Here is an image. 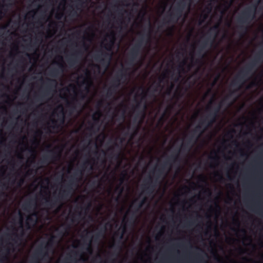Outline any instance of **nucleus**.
<instances>
[{
	"label": "nucleus",
	"mask_w": 263,
	"mask_h": 263,
	"mask_svg": "<svg viewBox=\"0 0 263 263\" xmlns=\"http://www.w3.org/2000/svg\"><path fill=\"white\" fill-rule=\"evenodd\" d=\"M107 36L110 38L109 42L104 46V48L107 51H111V48L115 43V33L114 31H111Z\"/></svg>",
	"instance_id": "nucleus-17"
},
{
	"label": "nucleus",
	"mask_w": 263,
	"mask_h": 263,
	"mask_svg": "<svg viewBox=\"0 0 263 263\" xmlns=\"http://www.w3.org/2000/svg\"><path fill=\"white\" fill-rule=\"evenodd\" d=\"M37 213L36 212H34L31 216H29L27 218V221L26 222V227L27 229H30L31 228V224L30 223H31L32 224L34 225L36 222V218H34L33 217L35 218L37 217Z\"/></svg>",
	"instance_id": "nucleus-18"
},
{
	"label": "nucleus",
	"mask_w": 263,
	"mask_h": 263,
	"mask_svg": "<svg viewBox=\"0 0 263 263\" xmlns=\"http://www.w3.org/2000/svg\"><path fill=\"white\" fill-rule=\"evenodd\" d=\"M101 115V112L100 111H98L96 112L95 115H93L92 116V120L93 121V124L91 125V126L89 128V130L91 132H93V129L95 128V126L96 125H97V130H99V123L100 121V117Z\"/></svg>",
	"instance_id": "nucleus-16"
},
{
	"label": "nucleus",
	"mask_w": 263,
	"mask_h": 263,
	"mask_svg": "<svg viewBox=\"0 0 263 263\" xmlns=\"http://www.w3.org/2000/svg\"><path fill=\"white\" fill-rule=\"evenodd\" d=\"M35 202L34 199H30L28 201L25 202L23 205V208L25 210L31 209L33 206H35Z\"/></svg>",
	"instance_id": "nucleus-23"
},
{
	"label": "nucleus",
	"mask_w": 263,
	"mask_h": 263,
	"mask_svg": "<svg viewBox=\"0 0 263 263\" xmlns=\"http://www.w3.org/2000/svg\"><path fill=\"white\" fill-rule=\"evenodd\" d=\"M126 77V74L123 70H119L113 79L111 85L118 89L120 85L121 80L125 79Z\"/></svg>",
	"instance_id": "nucleus-14"
},
{
	"label": "nucleus",
	"mask_w": 263,
	"mask_h": 263,
	"mask_svg": "<svg viewBox=\"0 0 263 263\" xmlns=\"http://www.w3.org/2000/svg\"><path fill=\"white\" fill-rule=\"evenodd\" d=\"M95 66H96L97 68H99V65H95Z\"/></svg>",
	"instance_id": "nucleus-64"
},
{
	"label": "nucleus",
	"mask_w": 263,
	"mask_h": 263,
	"mask_svg": "<svg viewBox=\"0 0 263 263\" xmlns=\"http://www.w3.org/2000/svg\"><path fill=\"white\" fill-rule=\"evenodd\" d=\"M70 226L69 225H67L66 227L65 228L64 231H60L59 233V236H63L65 233V232H66L67 231L69 230V229H70Z\"/></svg>",
	"instance_id": "nucleus-31"
},
{
	"label": "nucleus",
	"mask_w": 263,
	"mask_h": 263,
	"mask_svg": "<svg viewBox=\"0 0 263 263\" xmlns=\"http://www.w3.org/2000/svg\"><path fill=\"white\" fill-rule=\"evenodd\" d=\"M76 14H77V12L76 11H73L72 13L73 15H74Z\"/></svg>",
	"instance_id": "nucleus-57"
},
{
	"label": "nucleus",
	"mask_w": 263,
	"mask_h": 263,
	"mask_svg": "<svg viewBox=\"0 0 263 263\" xmlns=\"http://www.w3.org/2000/svg\"><path fill=\"white\" fill-rule=\"evenodd\" d=\"M233 145H235L236 147L238 146L239 144L237 141H234L233 142Z\"/></svg>",
	"instance_id": "nucleus-42"
},
{
	"label": "nucleus",
	"mask_w": 263,
	"mask_h": 263,
	"mask_svg": "<svg viewBox=\"0 0 263 263\" xmlns=\"http://www.w3.org/2000/svg\"><path fill=\"white\" fill-rule=\"evenodd\" d=\"M81 98H82V99H84V98H85V96L82 93V92H81Z\"/></svg>",
	"instance_id": "nucleus-52"
},
{
	"label": "nucleus",
	"mask_w": 263,
	"mask_h": 263,
	"mask_svg": "<svg viewBox=\"0 0 263 263\" xmlns=\"http://www.w3.org/2000/svg\"><path fill=\"white\" fill-rule=\"evenodd\" d=\"M91 239H90L89 240L88 243H86L85 242H84V244L87 245V248H86V250L89 253H91L92 251V248L91 246Z\"/></svg>",
	"instance_id": "nucleus-28"
},
{
	"label": "nucleus",
	"mask_w": 263,
	"mask_h": 263,
	"mask_svg": "<svg viewBox=\"0 0 263 263\" xmlns=\"http://www.w3.org/2000/svg\"><path fill=\"white\" fill-rule=\"evenodd\" d=\"M89 164V161H88L84 162L82 164L81 169L77 170L70 177L68 183L65 186V189L60 191L58 197H55L52 199L46 198L45 205L51 208H54L62 200L69 197L73 191V187L77 186L78 182L83 176L85 169Z\"/></svg>",
	"instance_id": "nucleus-2"
},
{
	"label": "nucleus",
	"mask_w": 263,
	"mask_h": 263,
	"mask_svg": "<svg viewBox=\"0 0 263 263\" xmlns=\"http://www.w3.org/2000/svg\"><path fill=\"white\" fill-rule=\"evenodd\" d=\"M216 175L219 176V178H220V180H222L223 179V177H222V176L221 175H219L218 173H217Z\"/></svg>",
	"instance_id": "nucleus-48"
},
{
	"label": "nucleus",
	"mask_w": 263,
	"mask_h": 263,
	"mask_svg": "<svg viewBox=\"0 0 263 263\" xmlns=\"http://www.w3.org/2000/svg\"><path fill=\"white\" fill-rule=\"evenodd\" d=\"M95 154L96 155H98V151H96V152H95Z\"/></svg>",
	"instance_id": "nucleus-59"
},
{
	"label": "nucleus",
	"mask_w": 263,
	"mask_h": 263,
	"mask_svg": "<svg viewBox=\"0 0 263 263\" xmlns=\"http://www.w3.org/2000/svg\"><path fill=\"white\" fill-rule=\"evenodd\" d=\"M121 106L124 107V109H123V111H122V118L123 119H124V118H125V108H126V105H125L124 104H121Z\"/></svg>",
	"instance_id": "nucleus-33"
},
{
	"label": "nucleus",
	"mask_w": 263,
	"mask_h": 263,
	"mask_svg": "<svg viewBox=\"0 0 263 263\" xmlns=\"http://www.w3.org/2000/svg\"><path fill=\"white\" fill-rule=\"evenodd\" d=\"M121 177L120 179V183L116 188V191H118L119 194H121L123 191V187L122 186V184L124 182V181L127 178V174L126 172H124V173H122Z\"/></svg>",
	"instance_id": "nucleus-21"
},
{
	"label": "nucleus",
	"mask_w": 263,
	"mask_h": 263,
	"mask_svg": "<svg viewBox=\"0 0 263 263\" xmlns=\"http://www.w3.org/2000/svg\"><path fill=\"white\" fill-rule=\"evenodd\" d=\"M70 87H72V88H74V86L73 85H70Z\"/></svg>",
	"instance_id": "nucleus-62"
},
{
	"label": "nucleus",
	"mask_w": 263,
	"mask_h": 263,
	"mask_svg": "<svg viewBox=\"0 0 263 263\" xmlns=\"http://www.w3.org/2000/svg\"><path fill=\"white\" fill-rule=\"evenodd\" d=\"M164 114L163 115V116L160 118V119L159 120V121L162 122V123H163L164 122Z\"/></svg>",
	"instance_id": "nucleus-41"
},
{
	"label": "nucleus",
	"mask_w": 263,
	"mask_h": 263,
	"mask_svg": "<svg viewBox=\"0 0 263 263\" xmlns=\"http://www.w3.org/2000/svg\"><path fill=\"white\" fill-rule=\"evenodd\" d=\"M37 134H38L39 135H41L42 134V132L41 130H38L36 132V133Z\"/></svg>",
	"instance_id": "nucleus-49"
},
{
	"label": "nucleus",
	"mask_w": 263,
	"mask_h": 263,
	"mask_svg": "<svg viewBox=\"0 0 263 263\" xmlns=\"http://www.w3.org/2000/svg\"><path fill=\"white\" fill-rule=\"evenodd\" d=\"M55 238V236L52 235L45 245L43 243L39 245L34 253L31 263H42L40 260H47L50 258L49 252L53 250Z\"/></svg>",
	"instance_id": "nucleus-5"
},
{
	"label": "nucleus",
	"mask_w": 263,
	"mask_h": 263,
	"mask_svg": "<svg viewBox=\"0 0 263 263\" xmlns=\"http://www.w3.org/2000/svg\"><path fill=\"white\" fill-rule=\"evenodd\" d=\"M120 155V153H118L117 154H114L112 152L109 154V156L111 158H115V159L117 160L119 158Z\"/></svg>",
	"instance_id": "nucleus-29"
},
{
	"label": "nucleus",
	"mask_w": 263,
	"mask_h": 263,
	"mask_svg": "<svg viewBox=\"0 0 263 263\" xmlns=\"http://www.w3.org/2000/svg\"><path fill=\"white\" fill-rule=\"evenodd\" d=\"M115 145L116 147L119 148V149H120V146H119V145L117 143H115Z\"/></svg>",
	"instance_id": "nucleus-53"
},
{
	"label": "nucleus",
	"mask_w": 263,
	"mask_h": 263,
	"mask_svg": "<svg viewBox=\"0 0 263 263\" xmlns=\"http://www.w3.org/2000/svg\"><path fill=\"white\" fill-rule=\"evenodd\" d=\"M204 192V193H208V194L209 195H211V191L209 189L205 190Z\"/></svg>",
	"instance_id": "nucleus-45"
},
{
	"label": "nucleus",
	"mask_w": 263,
	"mask_h": 263,
	"mask_svg": "<svg viewBox=\"0 0 263 263\" xmlns=\"http://www.w3.org/2000/svg\"><path fill=\"white\" fill-rule=\"evenodd\" d=\"M101 105H102V102H101V101H100V102H99L98 103V105L100 106H101Z\"/></svg>",
	"instance_id": "nucleus-54"
},
{
	"label": "nucleus",
	"mask_w": 263,
	"mask_h": 263,
	"mask_svg": "<svg viewBox=\"0 0 263 263\" xmlns=\"http://www.w3.org/2000/svg\"><path fill=\"white\" fill-rule=\"evenodd\" d=\"M24 178H21L17 182L18 186H22L23 185V184L24 183Z\"/></svg>",
	"instance_id": "nucleus-32"
},
{
	"label": "nucleus",
	"mask_w": 263,
	"mask_h": 263,
	"mask_svg": "<svg viewBox=\"0 0 263 263\" xmlns=\"http://www.w3.org/2000/svg\"><path fill=\"white\" fill-rule=\"evenodd\" d=\"M32 172L33 171L32 170H29L26 174V176H29L30 175V174H31L32 173Z\"/></svg>",
	"instance_id": "nucleus-40"
},
{
	"label": "nucleus",
	"mask_w": 263,
	"mask_h": 263,
	"mask_svg": "<svg viewBox=\"0 0 263 263\" xmlns=\"http://www.w3.org/2000/svg\"><path fill=\"white\" fill-rule=\"evenodd\" d=\"M88 81L86 80H85L83 82V83L84 84L86 82H87Z\"/></svg>",
	"instance_id": "nucleus-58"
},
{
	"label": "nucleus",
	"mask_w": 263,
	"mask_h": 263,
	"mask_svg": "<svg viewBox=\"0 0 263 263\" xmlns=\"http://www.w3.org/2000/svg\"><path fill=\"white\" fill-rule=\"evenodd\" d=\"M74 221L75 220H74V217H72V218L71 219V222H74Z\"/></svg>",
	"instance_id": "nucleus-56"
},
{
	"label": "nucleus",
	"mask_w": 263,
	"mask_h": 263,
	"mask_svg": "<svg viewBox=\"0 0 263 263\" xmlns=\"http://www.w3.org/2000/svg\"><path fill=\"white\" fill-rule=\"evenodd\" d=\"M255 85H256V83L255 82H253L251 83V84L250 85L249 87H251L252 86H255Z\"/></svg>",
	"instance_id": "nucleus-43"
},
{
	"label": "nucleus",
	"mask_w": 263,
	"mask_h": 263,
	"mask_svg": "<svg viewBox=\"0 0 263 263\" xmlns=\"http://www.w3.org/2000/svg\"><path fill=\"white\" fill-rule=\"evenodd\" d=\"M81 55L82 52L81 51V50H79L78 51H76L74 53L72 54L71 56L68 59L67 62L68 64L71 66H72L74 64H75L78 62L77 58L79 55Z\"/></svg>",
	"instance_id": "nucleus-19"
},
{
	"label": "nucleus",
	"mask_w": 263,
	"mask_h": 263,
	"mask_svg": "<svg viewBox=\"0 0 263 263\" xmlns=\"http://www.w3.org/2000/svg\"><path fill=\"white\" fill-rule=\"evenodd\" d=\"M236 91V90L231 91L217 106L211 110L206 117L201 120L199 124L192 130L191 135L189 137L186 142L182 145L181 149L177 151H175L159 168L153 171V173L155 177V180H153L152 178L149 177L145 184H144V189L146 194L151 195L154 193L157 185V180L165 174L166 168H170L173 163H180V152L189 151L191 147V144L195 142L209 127L213 126L217 120L223 104L232 97Z\"/></svg>",
	"instance_id": "nucleus-1"
},
{
	"label": "nucleus",
	"mask_w": 263,
	"mask_h": 263,
	"mask_svg": "<svg viewBox=\"0 0 263 263\" xmlns=\"http://www.w3.org/2000/svg\"><path fill=\"white\" fill-rule=\"evenodd\" d=\"M123 139L120 138V143H122L123 142Z\"/></svg>",
	"instance_id": "nucleus-55"
},
{
	"label": "nucleus",
	"mask_w": 263,
	"mask_h": 263,
	"mask_svg": "<svg viewBox=\"0 0 263 263\" xmlns=\"http://www.w3.org/2000/svg\"><path fill=\"white\" fill-rule=\"evenodd\" d=\"M219 31V25H216L211 27L207 33V36L205 40L201 43L198 50H197V54L203 57L201 55L202 51L209 46H211L215 41V38L217 35Z\"/></svg>",
	"instance_id": "nucleus-9"
},
{
	"label": "nucleus",
	"mask_w": 263,
	"mask_h": 263,
	"mask_svg": "<svg viewBox=\"0 0 263 263\" xmlns=\"http://www.w3.org/2000/svg\"><path fill=\"white\" fill-rule=\"evenodd\" d=\"M260 2L257 1L245 8L237 17L239 35L243 37L248 32L249 26L256 17L257 8Z\"/></svg>",
	"instance_id": "nucleus-3"
},
{
	"label": "nucleus",
	"mask_w": 263,
	"mask_h": 263,
	"mask_svg": "<svg viewBox=\"0 0 263 263\" xmlns=\"http://www.w3.org/2000/svg\"><path fill=\"white\" fill-rule=\"evenodd\" d=\"M6 6H7L6 5H1L0 6V20L2 19V18L3 17V15L4 14V13L2 10H4L5 11H6V9H5V7Z\"/></svg>",
	"instance_id": "nucleus-30"
},
{
	"label": "nucleus",
	"mask_w": 263,
	"mask_h": 263,
	"mask_svg": "<svg viewBox=\"0 0 263 263\" xmlns=\"http://www.w3.org/2000/svg\"><path fill=\"white\" fill-rule=\"evenodd\" d=\"M173 29H174V26H172V27H170V28H168V30L171 32H172L173 31Z\"/></svg>",
	"instance_id": "nucleus-47"
},
{
	"label": "nucleus",
	"mask_w": 263,
	"mask_h": 263,
	"mask_svg": "<svg viewBox=\"0 0 263 263\" xmlns=\"http://www.w3.org/2000/svg\"><path fill=\"white\" fill-rule=\"evenodd\" d=\"M210 158L212 160L217 161L218 160L219 157L216 156L215 157H210Z\"/></svg>",
	"instance_id": "nucleus-39"
},
{
	"label": "nucleus",
	"mask_w": 263,
	"mask_h": 263,
	"mask_svg": "<svg viewBox=\"0 0 263 263\" xmlns=\"http://www.w3.org/2000/svg\"><path fill=\"white\" fill-rule=\"evenodd\" d=\"M62 109L59 113L58 114V119H52L51 123L52 124V128L53 129H57L59 127L60 125H63L65 123V111L62 106H61Z\"/></svg>",
	"instance_id": "nucleus-13"
},
{
	"label": "nucleus",
	"mask_w": 263,
	"mask_h": 263,
	"mask_svg": "<svg viewBox=\"0 0 263 263\" xmlns=\"http://www.w3.org/2000/svg\"><path fill=\"white\" fill-rule=\"evenodd\" d=\"M83 46V47H84L85 49H87V46H86V44H85L84 43L83 44V46Z\"/></svg>",
	"instance_id": "nucleus-51"
},
{
	"label": "nucleus",
	"mask_w": 263,
	"mask_h": 263,
	"mask_svg": "<svg viewBox=\"0 0 263 263\" xmlns=\"http://www.w3.org/2000/svg\"><path fill=\"white\" fill-rule=\"evenodd\" d=\"M111 55L103 51H100L93 55L95 61L99 62L102 65H108L109 63Z\"/></svg>",
	"instance_id": "nucleus-11"
},
{
	"label": "nucleus",
	"mask_w": 263,
	"mask_h": 263,
	"mask_svg": "<svg viewBox=\"0 0 263 263\" xmlns=\"http://www.w3.org/2000/svg\"><path fill=\"white\" fill-rule=\"evenodd\" d=\"M117 90V88L111 85L110 87L107 90V97L108 98L112 97L116 92Z\"/></svg>",
	"instance_id": "nucleus-24"
},
{
	"label": "nucleus",
	"mask_w": 263,
	"mask_h": 263,
	"mask_svg": "<svg viewBox=\"0 0 263 263\" xmlns=\"http://www.w3.org/2000/svg\"><path fill=\"white\" fill-rule=\"evenodd\" d=\"M28 150L29 152L33 155V158H34L35 156V151L32 148H28Z\"/></svg>",
	"instance_id": "nucleus-36"
},
{
	"label": "nucleus",
	"mask_w": 263,
	"mask_h": 263,
	"mask_svg": "<svg viewBox=\"0 0 263 263\" xmlns=\"http://www.w3.org/2000/svg\"><path fill=\"white\" fill-rule=\"evenodd\" d=\"M19 215L20 217L19 224L20 228L21 229V232L20 234L17 233L16 232L17 229L14 227H13V230H14V232L12 234H6V235L9 237H10L11 236H13V237H11V240H12L13 243L9 242L8 243L9 246L5 247V251L6 253V255L1 256L0 258V262L2 263H3L7 259V255H8L10 252V249L9 247H13L14 244L17 245L18 242L21 241L22 240V237L24 234V231L23 230V219L22 217V214L21 212H19Z\"/></svg>",
	"instance_id": "nucleus-6"
},
{
	"label": "nucleus",
	"mask_w": 263,
	"mask_h": 263,
	"mask_svg": "<svg viewBox=\"0 0 263 263\" xmlns=\"http://www.w3.org/2000/svg\"><path fill=\"white\" fill-rule=\"evenodd\" d=\"M140 89L142 90V97L140 101H136V105L134 107V110H137L138 113L137 114L135 119L139 117V116H142V119L143 120L145 117V111L147 108V104L146 102V96L147 90H145L144 88L140 87Z\"/></svg>",
	"instance_id": "nucleus-10"
},
{
	"label": "nucleus",
	"mask_w": 263,
	"mask_h": 263,
	"mask_svg": "<svg viewBox=\"0 0 263 263\" xmlns=\"http://www.w3.org/2000/svg\"><path fill=\"white\" fill-rule=\"evenodd\" d=\"M138 127H137L135 129V130L134 131V135H136L138 133Z\"/></svg>",
	"instance_id": "nucleus-44"
},
{
	"label": "nucleus",
	"mask_w": 263,
	"mask_h": 263,
	"mask_svg": "<svg viewBox=\"0 0 263 263\" xmlns=\"http://www.w3.org/2000/svg\"><path fill=\"white\" fill-rule=\"evenodd\" d=\"M212 3H210L208 4V6L206 7V9L208 10L209 13L211 12L212 10Z\"/></svg>",
	"instance_id": "nucleus-34"
},
{
	"label": "nucleus",
	"mask_w": 263,
	"mask_h": 263,
	"mask_svg": "<svg viewBox=\"0 0 263 263\" xmlns=\"http://www.w3.org/2000/svg\"><path fill=\"white\" fill-rule=\"evenodd\" d=\"M167 78L166 74L163 73L162 76L159 78V82L157 83V87L154 89L153 92H155L157 91V88L158 87H161V83L163 82L164 80Z\"/></svg>",
	"instance_id": "nucleus-25"
},
{
	"label": "nucleus",
	"mask_w": 263,
	"mask_h": 263,
	"mask_svg": "<svg viewBox=\"0 0 263 263\" xmlns=\"http://www.w3.org/2000/svg\"><path fill=\"white\" fill-rule=\"evenodd\" d=\"M104 231L100 230L97 232L95 235L93 236L92 238L95 241H98L100 238L103 236Z\"/></svg>",
	"instance_id": "nucleus-26"
},
{
	"label": "nucleus",
	"mask_w": 263,
	"mask_h": 263,
	"mask_svg": "<svg viewBox=\"0 0 263 263\" xmlns=\"http://www.w3.org/2000/svg\"><path fill=\"white\" fill-rule=\"evenodd\" d=\"M123 228V232H122V234L120 235V239H122L123 238V234H124V232H125V228H125V225H124V226H123V228Z\"/></svg>",
	"instance_id": "nucleus-37"
},
{
	"label": "nucleus",
	"mask_w": 263,
	"mask_h": 263,
	"mask_svg": "<svg viewBox=\"0 0 263 263\" xmlns=\"http://www.w3.org/2000/svg\"><path fill=\"white\" fill-rule=\"evenodd\" d=\"M57 81L54 79H47L46 83V87L45 90V94L48 95L50 91H52L55 88Z\"/></svg>",
	"instance_id": "nucleus-15"
},
{
	"label": "nucleus",
	"mask_w": 263,
	"mask_h": 263,
	"mask_svg": "<svg viewBox=\"0 0 263 263\" xmlns=\"http://www.w3.org/2000/svg\"><path fill=\"white\" fill-rule=\"evenodd\" d=\"M241 231L243 232V233H246V231H245V230L244 229H242L241 230Z\"/></svg>",
	"instance_id": "nucleus-63"
},
{
	"label": "nucleus",
	"mask_w": 263,
	"mask_h": 263,
	"mask_svg": "<svg viewBox=\"0 0 263 263\" xmlns=\"http://www.w3.org/2000/svg\"><path fill=\"white\" fill-rule=\"evenodd\" d=\"M207 16L208 15H204V19H206L207 18Z\"/></svg>",
	"instance_id": "nucleus-60"
},
{
	"label": "nucleus",
	"mask_w": 263,
	"mask_h": 263,
	"mask_svg": "<svg viewBox=\"0 0 263 263\" xmlns=\"http://www.w3.org/2000/svg\"><path fill=\"white\" fill-rule=\"evenodd\" d=\"M173 87H174V85L172 84L171 86L167 90L166 93L167 95L171 94Z\"/></svg>",
	"instance_id": "nucleus-35"
},
{
	"label": "nucleus",
	"mask_w": 263,
	"mask_h": 263,
	"mask_svg": "<svg viewBox=\"0 0 263 263\" xmlns=\"http://www.w3.org/2000/svg\"><path fill=\"white\" fill-rule=\"evenodd\" d=\"M67 105L68 106H71L73 109H75L76 108L75 105L71 103L70 102H67Z\"/></svg>",
	"instance_id": "nucleus-38"
},
{
	"label": "nucleus",
	"mask_w": 263,
	"mask_h": 263,
	"mask_svg": "<svg viewBox=\"0 0 263 263\" xmlns=\"http://www.w3.org/2000/svg\"><path fill=\"white\" fill-rule=\"evenodd\" d=\"M192 0H181L177 3L176 6L168 15V20H163V24H175L182 17L183 11L186 6V2H191Z\"/></svg>",
	"instance_id": "nucleus-8"
},
{
	"label": "nucleus",
	"mask_w": 263,
	"mask_h": 263,
	"mask_svg": "<svg viewBox=\"0 0 263 263\" xmlns=\"http://www.w3.org/2000/svg\"><path fill=\"white\" fill-rule=\"evenodd\" d=\"M146 200L147 198L145 197L138 203L134 205L135 211L133 213V216L134 215L135 213H137L139 211L140 209H141L143 205L145 203Z\"/></svg>",
	"instance_id": "nucleus-22"
},
{
	"label": "nucleus",
	"mask_w": 263,
	"mask_h": 263,
	"mask_svg": "<svg viewBox=\"0 0 263 263\" xmlns=\"http://www.w3.org/2000/svg\"><path fill=\"white\" fill-rule=\"evenodd\" d=\"M90 206V204L89 203L87 207L85 209L86 211H88Z\"/></svg>",
	"instance_id": "nucleus-50"
},
{
	"label": "nucleus",
	"mask_w": 263,
	"mask_h": 263,
	"mask_svg": "<svg viewBox=\"0 0 263 263\" xmlns=\"http://www.w3.org/2000/svg\"><path fill=\"white\" fill-rule=\"evenodd\" d=\"M59 68H53L51 69L49 73V74L53 77H56L60 73L64 71L65 65L63 63L59 64Z\"/></svg>",
	"instance_id": "nucleus-20"
},
{
	"label": "nucleus",
	"mask_w": 263,
	"mask_h": 263,
	"mask_svg": "<svg viewBox=\"0 0 263 263\" xmlns=\"http://www.w3.org/2000/svg\"><path fill=\"white\" fill-rule=\"evenodd\" d=\"M151 34L149 32L146 34H141L135 45L130 49L129 52V64H133L140 55L141 49L144 43L150 41Z\"/></svg>",
	"instance_id": "nucleus-7"
},
{
	"label": "nucleus",
	"mask_w": 263,
	"mask_h": 263,
	"mask_svg": "<svg viewBox=\"0 0 263 263\" xmlns=\"http://www.w3.org/2000/svg\"><path fill=\"white\" fill-rule=\"evenodd\" d=\"M62 16V14H58V15H57L56 17H57V18H58V19H60V18H61Z\"/></svg>",
	"instance_id": "nucleus-46"
},
{
	"label": "nucleus",
	"mask_w": 263,
	"mask_h": 263,
	"mask_svg": "<svg viewBox=\"0 0 263 263\" xmlns=\"http://www.w3.org/2000/svg\"><path fill=\"white\" fill-rule=\"evenodd\" d=\"M60 156L61 153L57 152L55 149L48 150V153L42 157L40 162L41 164H46L50 160H57Z\"/></svg>",
	"instance_id": "nucleus-12"
},
{
	"label": "nucleus",
	"mask_w": 263,
	"mask_h": 263,
	"mask_svg": "<svg viewBox=\"0 0 263 263\" xmlns=\"http://www.w3.org/2000/svg\"><path fill=\"white\" fill-rule=\"evenodd\" d=\"M186 64V61L185 60H183L180 64L178 65L177 69L178 70V76H180V71L184 70V66Z\"/></svg>",
	"instance_id": "nucleus-27"
},
{
	"label": "nucleus",
	"mask_w": 263,
	"mask_h": 263,
	"mask_svg": "<svg viewBox=\"0 0 263 263\" xmlns=\"http://www.w3.org/2000/svg\"><path fill=\"white\" fill-rule=\"evenodd\" d=\"M102 152H103V155H104V156H105V155H106V153H105L104 151H102Z\"/></svg>",
	"instance_id": "nucleus-61"
},
{
	"label": "nucleus",
	"mask_w": 263,
	"mask_h": 263,
	"mask_svg": "<svg viewBox=\"0 0 263 263\" xmlns=\"http://www.w3.org/2000/svg\"><path fill=\"white\" fill-rule=\"evenodd\" d=\"M262 62L263 48L258 51L254 58L236 76L231 83V86L238 87V88H240L253 70Z\"/></svg>",
	"instance_id": "nucleus-4"
}]
</instances>
